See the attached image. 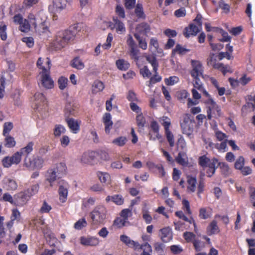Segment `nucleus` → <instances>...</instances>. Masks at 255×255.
I'll return each mask as SVG.
<instances>
[{
	"label": "nucleus",
	"instance_id": "20e7f679",
	"mask_svg": "<svg viewBox=\"0 0 255 255\" xmlns=\"http://www.w3.org/2000/svg\"><path fill=\"white\" fill-rule=\"evenodd\" d=\"M107 211L103 206L96 207L90 213V218L93 225L104 224L107 216Z\"/></svg>",
	"mask_w": 255,
	"mask_h": 255
},
{
	"label": "nucleus",
	"instance_id": "2f4dec72",
	"mask_svg": "<svg viewBox=\"0 0 255 255\" xmlns=\"http://www.w3.org/2000/svg\"><path fill=\"white\" fill-rule=\"evenodd\" d=\"M176 215L180 219L188 222L190 224H193L194 227V230L196 232V225L193 218L188 219L186 216L184 215L182 211H177L175 213Z\"/></svg>",
	"mask_w": 255,
	"mask_h": 255
},
{
	"label": "nucleus",
	"instance_id": "13d9d810",
	"mask_svg": "<svg viewBox=\"0 0 255 255\" xmlns=\"http://www.w3.org/2000/svg\"><path fill=\"white\" fill-rule=\"evenodd\" d=\"M135 13L138 18H144L145 15L144 14L142 5L140 4H137L135 9Z\"/></svg>",
	"mask_w": 255,
	"mask_h": 255
},
{
	"label": "nucleus",
	"instance_id": "b1692460",
	"mask_svg": "<svg viewBox=\"0 0 255 255\" xmlns=\"http://www.w3.org/2000/svg\"><path fill=\"white\" fill-rule=\"evenodd\" d=\"M212 209L210 208H201L199 210V216L201 219H207L212 216Z\"/></svg>",
	"mask_w": 255,
	"mask_h": 255
},
{
	"label": "nucleus",
	"instance_id": "cd10ccee",
	"mask_svg": "<svg viewBox=\"0 0 255 255\" xmlns=\"http://www.w3.org/2000/svg\"><path fill=\"white\" fill-rule=\"evenodd\" d=\"M34 144L32 142H29L27 145L20 150L22 156L25 159L28 157V155L32 151Z\"/></svg>",
	"mask_w": 255,
	"mask_h": 255
},
{
	"label": "nucleus",
	"instance_id": "f257e3e1",
	"mask_svg": "<svg viewBox=\"0 0 255 255\" xmlns=\"http://www.w3.org/2000/svg\"><path fill=\"white\" fill-rule=\"evenodd\" d=\"M28 19L36 31L45 33L48 31L47 17L43 11H39L36 15L30 13L28 16Z\"/></svg>",
	"mask_w": 255,
	"mask_h": 255
},
{
	"label": "nucleus",
	"instance_id": "72a5a7b5",
	"mask_svg": "<svg viewBox=\"0 0 255 255\" xmlns=\"http://www.w3.org/2000/svg\"><path fill=\"white\" fill-rule=\"evenodd\" d=\"M56 170V172L59 175V177H60L61 175L64 174L66 173L67 167L64 162H61L57 165L56 168H54Z\"/></svg>",
	"mask_w": 255,
	"mask_h": 255
},
{
	"label": "nucleus",
	"instance_id": "37998d69",
	"mask_svg": "<svg viewBox=\"0 0 255 255\" xmlns=\"http://www.w3.org/2000/svg\"><path fill=\"white\" fill-rule=\"evenodd\" d=\"M5 78L1 73L0 74V99L3 97L5 89Z\"/></svg>",
	"mask_w": 255,
	"mask_h": 255
},
{
	"label": "nucleus",
	"instance_id": "4d7b16f0",
	"mask_svg": "<svg viewBox=\"0 0 255 255\" xmlns=\"http://www.w3.org/2000/svg\"><path fill=\"white\" fill-rule=\"evenodd\" d=\"M140 74L143 78H150L151 76V72L146 66H144L140 69Z\"/></svg>",
	"mask_w": 255,
	"mask_h": 255
},
{
	"label": "nucleus",
	"instance_id": "864d4df0",
	"mask_svg": "<svg viewBox=\"0 0 255 255\" xmlns=\"http://www.w3.org/2000/svg\"><path fill=\"white\" fill-rule=\"evenodd\" d=\"M68 79L64 77H61L58 80L59 88L60 90H64L67 86Z\"/></svg>",
	"mask_w": 255,
	"mask_h": 255
},
{
	"label": "nucleus",
	"instance_id": "338daca9",
	"mask_svg": "<svg viewBox=\"0 0 255 255\" xmlns=\"http://www.w3.org/2000/svg\"><path fill=\"white\" fill-rule=\"evenodd\" d=\"M139 50L137 47H133L130 48V54L132 58L134 59L135 61H138L139 59Z\"/></svg>",
	"mask_w": 255,
	"mask_h": 255
},
{
	"label": "nucleus",
	"instance_id": "e2e57ef3",
	"mask_svg": "<svg viewBox=\"0 0 255 255\" xmlns=\"http://www.w3.org/2000/svg\"><path fill=\"white\" fill-rule=\"evenodd\" d=\"M179 81L178 77L176 76H171L169 78L165 79V82L167 85H173Z\"/></svg>",
	"mask_w": 255,
	"mask_h": 255
},
{
	"label": "nucleus",
	"instance_id": "8fccbe9b",
	"mask_svg": "<svg viewBox=\"0 0 255 255\" xmlns=\"http://www.w3.org/2000/svg\"><path fill=\"white\" fill-rule=\"evenodd\" d=\"M188 51H189V49L182 47L179 44H177L175 48L173 50L172 53L177 52L180 55H183Z\"/></svg>",
	"mask_w": 255,
	"mask_h": 255
},
{
	"label": "nucleus",
	"instance_id": "393cba45",
	"mask_svg": "<svg viewBox=\"0 0 255 255\" xmlns=\"http://www.w3.org/2000/svg\"><path fill=\"white\" fill-rule=\"evenodd\" d=\"M97 176L102 183H107L110 181V175L107 172L98 171L97 172Z\"/></svg>",
	"mask_w": 255,
	"mask_h": 255
},
{
	"label": "nucleus",
	"instance_id": "dca6fc26",
	"mask_svg": "<svg viewBox=\"0 0 255 255\" xmlns=\"http://www.w3.org/2000/svg\"><path fill=\"white\" fill-rule=\"evenodd\" d=\"M150 30V26L147 23L142 22L138 24L136 27V32L134 34H137L140 36L142 34L146 35Z\"/></svg>",
	"mask_w": 255,
	"mask_h": 255
},
{
	"label": "nucleus",
	"instance_id": "aec40b11",
	"mask_svg": "<svg viewBox=\"0 0 255 255\" xmlns=\"http://www.w3.org/2000/svg\"><path fill=\"white\" fill-rule=\"evenodd\" d=\"M111 115L109 113H106L103 118V122L105 126V131L109 133L113 126V122L111 121Z\"/></svg>",
	"mask_w": 255,
	"mask_h": 255
},
{
	"label": "nucleus",
	"instance_id": "6ab92c4d",
	"mask_svg": "<svg viewBox=\"0 0 255 255\" xmlns=\"http://www.w3.org/2000/svg\"><path fill=\"white\" fill-rule=\"evenodd\" d=\"M220 232L219 228L217 225V222L216 220H213L207 228V234L211 236L217 234Z\"/></svg>",
	"mask_w": 255,
	"mask_h": 255
},
{
	"label": "nucleus",
	"instance_id": "a18cd8bd",
	"mask_svg": "<svg viewBox=\"0 0 255 255\" xmlns=\"http://www.w3.org/2000/svg\"><path fill=\"white\" fill-rule=\"evenodd\" d=\"M199 77H200L193 78V84L194 88L198 90L200 92H202L203 90V87Z\"/></svg>",
	"mask_w": 255,
	"mask_h": 255
},
{
	"label": "nucleus",
	"instance_id": "4468645a",
	"mask_svg": "<svg viewBox=\"0 0 255 255\" xmlns=\"http://www.w3.org/2000/svg\"><path fill=\"white\" fill-rule=\"evenodd\" d=\"M201 29L199 26H196L194 23H191L188 27L185 28L183 34L186 38H189L190 35H196Z\"/></svg>",
	"mask_w": 255,
	"mask_h": 255
},
{
	"label": "nucleus",
	"instance_id": "58836bf2",
	"mask_svg": "<svg viewBox=\"0 0 255 255\" xmlns=\"http://www.w3.org/2000/svg\"><path fill=\"white\" fill-rule=\"evenodd\" d=\"M134 36L136 39L138 41V45L140 48L143 50L146 49L147 47V43L145 40L142 38L140 36L137 34H134Z\"/></svg>",
	"mask_w": 255,
	"mask_h": 255
},
{
	"label": "nucleus",
	"instance_id": "f8f14e48",
	"mask_svg": "<svg viewBox=\"0 0 255 255\" xmlns=\"http://www.w3.org/2000/svg\"><path fill=\"white\" fill-rule=\"evenodd\" d=\"M80 243L87 246H97L100 243V240L96 237H82L80 238Z\"/></svg>",
	"mask_w": 255,
	"mask_h": 255
},
{
	"label": "nucleus",
	"instance_id": "774afa93",
	"mask_svg": "<svg viewBox=\"0 0 255 255\" xmlns=\"http://www.w3.org/2000/svg\"><path fill=\"white\" fill-rule=\"evenodd\" d=\"M165 133L170 146L173 147L174 145V140L173 134L170 130L165 131Z\"/></svg>",
	"mask_w": 255,
	"mask_h": 255
},
{
	"label": "nucleus",
	"instance_id": "c85d7f7f",
	"mask_svg": "<svg viewBox=\"0 0 255 255\" xmlns=\"http://www.w3.org/2000/svg\"><path fill=\"white\" fill-rule=\"evenodd\" d=\"M71 66L78 70H82L85 67L84 63L78 57H75L71 61Z\"/></svg>",
	"mask_w": 255,
	"mask_h": 255
},
{
	"label": "nucleus",
	"instance_id": "603ef678",
	"mask_svg": "<svg viewBox=\"0 0 255 255\" xmlns=\"http://www.w3.org/2000/svg\"><path fill=\"white\" fill-rule=\"evenodd\" d=\"M51 209V206L49 204H48L45 201H44L43 202L40 209H39V212L42 214L48 213L50 211Z\"/></svg>",
	"mask_w": 255,
	"mask_h": 255
},
{
	"label": "nucleus",
	"instance_id": "a19ab883",
	"mask_svg": "<svg viewBox=\"0 0 255 255\" xmlns=\"http://www.w3.org/2000/svg\"><path fill=\"white\" fill-rule=\"evenodd\" d=\"M98 153L93 151H88L84 153L82 158L84 159H94L97 158Z\"/></svg>",
	"mask_w": 255,
	"mask_h": 255
},
{
	"label": "nucleus",
	"instance_id": "680f3d73",
	"mask_svg": "<svg viewBox=\"0 0 255 255\" xmlns=\"http://www.w3.org/2000/svg\"><path fill=\"white\" fill-rule=\"evenodd\" d=\"M162 121V125L164 126L165 131L169 130V127L171 125L170 120L167 117L163 116L161 118Z\"/></svg>",
	"mask_w": 255,
	"mask_h": 255
},
{
	"label": "nucleus",
	"instance_id": "473e14b6",
	"mask_svg": "<svg viewBox=\"0 0 255 255\" xmlns=\"http://www.w3.org/2000/svg\"><path fill=\"white\" fill-rule=\"evenodd\" d=\"M87 224V222L85 218H81L75 222L74 225V228L77 230H81L85 228Z\"/></svg>",
	"mask_w": 255,
	"mask_h": 255
},
{
	"label": "nucleus",
	"instance_id": "0eeeda50",
	"mask_svg": "<svg viewBox=\"0 0 255 255\" xmlns=\"http://www.w3.org/2000/svg\"><path fill=\"white\" fill-rule=\"evenodd\" d=\"M205 103L207 108V117L209 120H211L212 118V114L220 116L221 111L220 107L216 103L212 98H209Z\"/></svg>",
	"mask_w": 255,
	"mask_h": 255
},
{
	"label": "nucleus",
	"instance_id": "39448f33",
	"mask_svg": "<svg viewBox=\"0 0 255 255\" xmlns=\"http://www.w3.org/2000/svg\"><path fill=\"white\" fill-rule=\"evenodd\" d=\"M195 121L194 117L190 114H184L180 121V126L184 134L188 136L191 135L194 129Z\"/></svg>",
	"mask_w": 255,
	"mask_h": 255
},
{
	"label": "nucleus",
	"instance_id": "bb28decb",
	"mask_svg": "<svg viewBox=\"0 0 255 255\" xmlns=\"http://www.w3.org/2000/svg\"><path fill=\"white\" fill-rule=\"evenodd\" d=\"M5 186L8 190H15L17 188V184L15 180L9 179L5 178L4 180Z\"/></svg>",
	"mask_w": 255,
	"mask_h": 255
},
{
	"label": "nucleus",
	"instance_id": "5701e85b",
	"mask_svg": "<svg viewBox=\"0 0 255 255\" xmlns=\"http://www.w3.org/2000/svg\"><path fill=\"white\" fill-rule=\"evenodd\" d=\"M187 191L189 192H194L196 189L197 180L195 177L187 176Z\"/></svg>",
	"mask_w": 255,
	"mask_h": 255
},
{
	"label": "nucleus",
	"instance_id": "c03bdc74",
	"mask_svg": "<svg viewBox=\"0 0 255 255\" xmlns=\"http://www.w3.org/2000/svg\"><path fill=\"white\" fill-rule=\"evenodd\" d=\"M154 74L153 76L150 77V80L148 86L151 87L153 84L159 82L161 80V77L158 75L157 71L154 72Z\"/></svg>",
	"mask_w": 255,
	"mask_h": 255
},
{
	"label": "nucleus",
	"instance_id": "de8ad7c7",
	"mask_svg": "<svg viewBox=\"0 0 255 255\" xmlns=\"http://www.w3.org/2000/svg\"><path fill=\"white\" fill-rule=\"evenodd\" d=\"M127 141V139L125 136H120L113 140V143L117 145L124 146Z\"/></svg>",
	"mask_w": 255,
	"mask_h": 255
},
{
	"label": "nucleus",
	"instance_id": "bf43d9fd",
	"mask_svg": "<svg viewBox=\"0 0 255 255\" xmlns=\"http://www.w3.org/2000/svg\"><path fill=\"white\" fill-rule=\"evenodd\" d=\"M115 224L118 227L121 228L123 226H126L128 224V222L127 220H125V219H124L122 217H120L119 218H118L115 221Z\"/></svg>",
	"mask_w": 255,
	"mask_h": 255
},
{
	"label": "nucleus",
	"instance_id": "69168bd1",
	"mask_svg": "<svg viewBox=\"0 0 255 255\" xmlns=\"http://www.w3.org/2000/svg\"><path fill=\"white\" fill-rule=\"evenodd\" d=\"M220 33L223 36V38L222 39H219V41L222 42H228L230 41L231 37L229 36L228 33L223 29H219Z\"/></svg>",
	"mask_w": 255,
	"mask_h": 255
},
{
	"label": "nucleus",
	"instance_id": "6e6d98bb",
	"mask_svg": "<svg viewBox=\"0 0 255 255\" xmlns=\"http://www.w3.org/2000/svg\"><path fill=\"white\" fill-rule=\"evenodd\" d=\"M65 132V128L60 125H56L54 129V134L55 136H59L61 133Z\"/></svg>",
	"mask_w": 255,
	"mask_h": 255
},
{
	"label": "nucleus",
	"instance_id": "09e8293b",
	"mask_svg": "<svg viewBox=\"0 0 255 255\" xmlns=\"http://www.w3.org/2000/svg\"><path fill=\"white\" fill-rule=\"evenodd\" d=\"M147 61L150 63L153 67V72H156L158 70V63L155 57H150L149 56L146 57Z\"/></svg>",
	"mask_w": 255,
	"mask_h": 255
},
{
	"label": "nucleus",
	"instance_id": "4be33fe9",
	"mask_svg": "<svg viewBox=\"0 0 255 255\" xmlns=\"http://www.w3.org/2000/svg\"><path fill=\"white\" fill-rule=\"evenodd\" d=\"M67 123L70 129L73 132L76 133L79 130V124L77 121L72 118L66 119Z\"/></svg>",
	"mask_w": 255,
	"mask_h": 255
},
{
	"label": "nucleus",
	"instance_id": "9b49d317",
	"mask_svg": "<svg viewBox=\"0 0 255 255\" xmlns=\"http://www.w3.org/2000/svg\"><path fill=\"white\" fill-rule=\"evenodd\" d=\"M24 165L29 170L40 169L43 165V160H24Z\"/></svg>",
	"mask_w": 255,
	"mask_h": 255
},
{
	"label": "nucleus",
	"instance_id": "c756f323",
	"mask_svg": "<svg viewBox=\"0 0 255 255\" xmlns=\"http://www.w3.org/2000/svg\"><path fill=\"white\" fill-rule=\"evenodd\" d=\"M104 88L105 86L103 82L100 81H96L93 84L92 92L93 94H96L98 92L102 91Z\"/></svg>",
	"mask_w": 255,
	"mask_h": 255
},
{
	"label": "nucleus",
	"instance_id": "f3484780",
	"mask_svg": "<svg viewBox=\"0 0 255 255\" xmlns=\"http://www.w3.org/2000/svg\"><path fill=\"white\" fill-rule=\"evenodd\" d=\"M59 176L55 169H49L46 174V179L49 183L50 187L53 186L54 182L56 180L57 177Z\"/></svg>",
	"mask_w": 255,
	"mask_h": 255
},
{
	"label": "nucleus",
	"instance_id": "e433bc0d",
	"mask_svg": "<svg viewBox=\"0 0 255 255\" xmlns=\"http://www.w3.org/2000/svg\"><path fill=\"white\" fill-rule=\"evenodd\" d=\"M31 24L29 20L24 19L19 24V30L24 32H27L30 30Z\"/></svg>",
	"mask_w": 255,
	"mask_h": 255
},
{
	"label": "nucleus",
	"instance_id": "0e129e2a",
	"mask_svg": "<svg viewBox=\"0 0 255 255\" xmlns=\"http://www.w3.org/2000/svg\"><path fill=\"white\" fill-rule=\"evenodd\" d=\"M132 216L131 210L128 209H125L122 211L121 217L128 221V219Z\"/></svg>",
	"mask_w": 255,
	"mask_h": 255
},
{
	"label": "nucleus",
	"instance_id": "412c9836",
	"mask_svg": "<svg viewBox=\"0 0 255 255\" xmlns=\"http://www.w3.org/2000/svg\"><path fill=\"white\" fill-rule=\"evenodd\" d=\"M151 128L152 130V131L155 133V136H153L152 135L149 133L150 135V139L155 140L157 139H160L161 136L159 133V126L158 123L156 121H152L150 124Z\"/></svg>",
	"mask_w": 255,
	"mask_h": 255
},
{
	"label": "nucleus",
	"instance_id": "423d86ee",
	"mask_svg": "<svg viewBox=\"0 0 255 255\" xmlns=\"http://www.w3.org/2000/svg\"><path fill=\"white\" fill-rule=\"evenodd\" d=\"M47 64L49 65L50 64V60L47 58ZM50 69V66H48V69L45 67L42 68V71L40 73L41 75V83L42 86L46 89H51L53 88L54 86L53 81L51 78L49 70Z\"/></svg>",
	"mask_w": 255,
	"mask_h": 255
},
{
	"label": "nucleus",
	"instance_id": "6e6552de",
	"mask_svg": "<svg viewBox=\"0 0 255 255\" xmlns=\"http://www.w3.org/2000/svg\"><path fill=\"white\" fill-rule=\"evenodd\" d=\"M191 65L192 69L190 71V74L193 78L202 77L203 78L204 68L202 63L198 60H192Z\"/></svg>",
	"mask_w": 255,
	"mask_h": 255
},
{
	"label": "nucleus",
	"instance_id": "7c9ffc66",
	"mask_svg": "<svg viewBox=\"0 0 255 255\" xmlns=\"http://www.w3.org/2000/svg\"><path fill=\"white\" fill-rule=\"evenodd\" d=\"M116 65L119 69L126 71L129 68V63L124 59H119L116 61Z\"/></svg>",
	"mask_w": 255,
	"mask_h": 255
},
{
	"label": "nucleus",
	"instance_id": "1a4fd4ad",
	"mask_svg": "<svg viewBox=\"0 0 255 255\" xmlns=\"http://www.w3.org/2000/svg\"><path fill=\"white\" fill-rule=\"evenodd\" d=\"M30 198L31 197L25 190L19 192L14 195L16 205L18 206H22L25 205Z\"/></svg>",
	"mask_w": 255,
	"mask_h": 255
},
{
	"label": "nucleus",
	"instance_id": "ddd939ff",
	"mask_svg": "<svg viewBox=\"0 0 255 255\" xmlns=\"http://www.w3.org/2000/svg\"><path fill=\"white\" fill-rule=\"evenodd\" d=\"M160 237L163 242H170L173 238L172 229L168 227L161 229L160 230Z\"/></svg>",
	"mask_w": 255,
	"mask_h": 255
},
{
	"label": "nucleus",
	"instance_id": "4c0bfd02",
	"mask_svg": "<svg viewBox=\"0 0 255 255\" xmlns=\"http://www.w3.org/2000/svg\"><path fill=\"white\" fill-rule=\"evenodd\" d=\"M142 218L146 224H150L152 220V218L149 211L145 208L142 209Z\"/></svg>",
	"mask_w": 255,
	"mask_h": 255
},
{
	"label": "nucleus",
	"instance_id": "5fc2aeb1",
	"mask_svg": "<svg viewBox=\"0 0 255 255\" xmlns=\"http://www.w3.org/2000/svg\"><path fill=\"white\" fill-rule=\"evenodd\" d=\"M2 199L5 202H8L10 204L16 205V201L14 197L13 198L11 195L8 193H4L3 195Z\"/></svg>",
	"mask_w": 255,
	"mask_h": 255
},
{
	"label": "nucleus",
	"instance_id": "9d476101",
	"mask_svg": "<svg viewBox=\"0 0 255 255\" xmlns=\"http://www.w3.org/2000/svg\"><path fill=\"white\" fill-rule=\"evenodd\" d=\"M120 240L129 248L134 250L138 251L141 248V245L137 242L130 239L128 236L123 235L120 236Z\"/></svg>",
	"mask_w": 255,
	"mask_h": 255
},
{
	"label": "nucleus",
	"instance_id": "a878e982",
	"mask_svg": "<svg viewBox=\"0 0 255 255\" xmlns=\"http://www.w3.org/2000/svg\"><path fill=\"white\" fill-rule=\"evenodd\" d=\"M136 123L138 127L139 132H142L144 130V127L145 124V119L142 114L140 113V114L136 116Z\"/></svg>",
	"mask_w": 255,
	"mask_h": 255
},
{
	"label": "nucleus",
	"instance_id": "f704fd0d",
	"mask_svg": "<svg viewBox=\"0 0 255 255\" xmlns=\"http://www.w3.org/2000/svg\"><path fill=\"white\" fill-rule=\"evenodd\" d=\"M39 189V185L38 184H36L32 185L30 188L25 190V191L31 198V197L36 194L38 192Z\"/></svg>",
	"mask_w": 255,
	"mask_h": 255
},
{
	"label": "nucleus",
	"instance_id": "c9c22d12",
	"mask_svg": "<svg viewBox=\"0 0 255 255\" xmlns=\"http://www.w3.org/2000/svg\"><path fill=\"white\" fill-rule=\"evenodd\" d=\"M113 20L115 23V27L116 28L117 32L120 31L121 32L120 33H122L125 31L126 28L124 26V23L122 21L119 20L117 18H114Z\"/></svg>",
	"mask_w": 255,
	"mask_h": 255
},
{
	"label": "nucleus",
	"instance_id": "7ed1b4c3",
	"mask_svg": "<svg viewBox=\"0 0 255 255\" xmlns=\"http://www.w3.org/2000/svg\"><path fill=\"white\" fill-rule=\"evenodd\" d=\"M75 35V32L69 30L59 31L56 34L54 44L58 49L64 47Z\"/></svg>",
	"mask_w": 255,
	"mask_h": 255
},
{
	"label": "nucleus",
	"instance_id": "ea45409f",
	"mask_svg": "<svg viewBox=\"0 0 255 255\" xmlns=\"http://www.w3.org/2000/svg\"><path fill=\"white\" fill-rule=\"evenodd\" d=\"M7 28L6 25L3 22H0V37L1 40H5L7 38V34L6 30Z\"/></svg>",
	"mask_w": 255,
	"mask_h": 255
},
{
	"label": "nucleus",
	"instance_id": "3c124183",
	"mask_svg": "<svg viewBox=\"0 0 255 255\" xmlns=\"http://www.w3.org/2000/svg\"><path fill=\"white\" fill-rule=\"evenodd\" d=\"M184 239L187 242H193L195 240L196 235L192 232H186L183 234Z\"/></svg>",
	"mask_w": 255,
	"mask_h": 255
},
{
	"label": "nucleus",
	"instance_id": "49530a36",
	"mask_svg": "<svg viewBox=\"0 0 255 255\" xmlns=\"http://www.w3.org/2000/svg\"><path fill=\"white\" fill-rule=\"evenodd\" d=\"M141 248L140 249L143 250V253L141 254V255H151L150 253L152 252V249L151 246L146 243L143 245H141Z\"/></svg>",
	"mask_w": 255,
	"mask_h": 255
},
{
	"label": "nucleus",
	"instance_id": "2eb2a0df",
	"mask_svg": "<svg viewBox=\"0 0 255 255\" xmlns=\"http://www.w3.org/2000/svg\"><path fill=\"white\" fill-rule=\"evenodd\" d=\"M67 0H53L52 12H59L66 7Z\"/></svg>",
	"mask_w": 255,
	"mask_h": 255
},
{
	"label": "nucleus",
	"instance_id": "052dcab7",
	"mask_svg": "<svg viewBox=\"0 0 255 255\" xmlns=\"http://www.w3.org/2000/svg\"><path fill=\"white\" fill-rule=\"evenodd\" d=\"M13 124L11 122L5 123L3 125V135L6 136L12 129Z\"/></svg>",
	"mask_w": 255,
	"mask_h": 255
},
{
	"label": "nucleus",
	"instance_id": "f03ea898",
	"mask_svg": "<svg viewBox=\"0 0 255 255\" xmlns=\"http://www.w3.org/2000/svg\"><path fill=\"white\" fill-rule=\"evenodd\" d=\"M218 160H200L199 164L203 167V170L206 172L208 177H211L214 173L218 164L221 171L225 175H228L231 173L228 165L225 162L218 163Z\"/></svg>",
	"mask_w": 255,
	"mask_h": 255
},
{
	"label": "nucleus",
	"instance_id": "a211bd4d",
	"mask_svg": "<svg viewBox=\"0 0 255 255\" xmlns=\"http://www.w3.org/2000/svg\"><path fill=\"white\" fill-rule=\"evenodd\" d=\"M68 188L67 184L60 185L59 188L58 193L59 195V200L61 202L64 203L67 199L68 196Z\"/></svg>",
	"mask_w": 255,
	"mask_h": 255
},
{
	"label": "nucleus",
	"instance_id": "79ce46f5",
	"mask_svg": "<svg viewBox=\"0 0 255 255\" xmlns=\"http://www.w3.org/2000/svg\"><path fill=\"white\" fill-rule=\"evenodd\" d=\"M5 136V146L9 148L14 147L16 144L14 138L8 135H6Z\"/></svg>",
	"mask_w": 255,
	"mask_h": 255
}]
</instances>
